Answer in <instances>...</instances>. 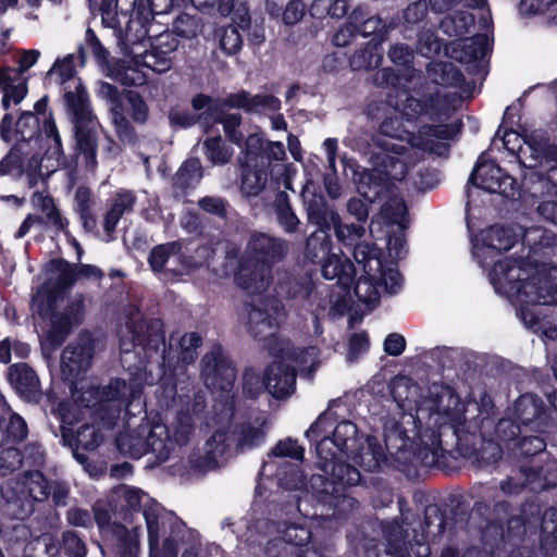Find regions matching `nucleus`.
<instances>
[{
  "mask_svg": "<svg viewBox=\"0 0 557 557\" xmlns=\"http://www.w3.org/2000/svg\"><path fill=\"white\" fill-rule=\"evenodd\" d=\"M111 121L121 138H129L133 133L131 122L123 111L122 102L110 107Z\"/></svg>",
  "mask_w": 557,
  "mask_h": 557,
  "instance_id": "bf43d9fd",
  "label": "nucleus"
},
{
  "mask_svg": "<svg viewBox=\"0 0 557 557\" xmlns=\"http://www.w3.org/2000/svg\"><path fill=\"white\" fill-rule=\"evenodd\" d=\"M515 412L517 419L523 425H530L536 421H541L544 416L540 400L533 395L521 396L516 401Z\"/></svg>",
  "mask_w": 557,
  "mask_h": 557,
  "instance_id": "a19ab883",
  "label": "nucleus"
},
{
  "mask_svg": "<svg viewBox=\"0 0 557 557\" xmlns=\"http://www.w3.org/2000/svg\"><path fill=\"white\" fill-rule=\"evenodd\" d=\"M112 500L116 503V508L119 507L121 511L131 510L137 513L141 511V516L145 515V509L157 504V502L144 491L127 485H121L114 488L112 492Z\"/></svg>",
  "mask_w": 557,
  "mask_h": 557,
  "instance_id": "c756f323",
  "label": "nucleus"
},
{
  "mask_svg": "<svg viewBox=\"0 0 557 557\" xmlns=\"http://www.w3.org/2000/svg\"><path fill=\"white\" fill-rule=\"evenodd\" d=\"M520 236L521 225H493L474 239L473 256L482 267H487L498 253L510 250Z\"/></svg>",
  "mask_w": 557,
  "mask_h": 557,
  "instance_id": "f3484780",
  "label": "nucleus"
},
{
  "mask_svg": "<svg viewBox=\"0 0 557 557\" xmlns=\"http://www.w3.org/2000/svg\"><path fill=\"white\" fill-rule=\"evenodd\" d=\"M230 441L231 435L227 431H215L206 441L202 450L189 456V470L197 475H202L223 466L230 451Z\"/></svg>",
  "mask_w": 557,
  "mask_h": 557,
  "instance_id": "6ab92c4d",
  "label": "nucleus"
},
{
  "mask_svg": "<svg viewBox=\"0 0 557 557\" xmlns=\"http://www.w3.org/2000/svg\"><path fill=\"white\" fill-rule=\"evenodd\" d=\"M418 52L424 57H431L441 50V41L432 29H425L419 34Z\"/></svg>",
  "mask_w": 557,
  "mask_h": 557,
  "instance_id": "052dcab7",
  "label": "nucleus"
},
{
  "mask_svg": "<svg viewBox=\"0 0 557 557\" xmlns=\"http://www.w3.org/2000/svg\"><path fill=\"white\" fill-rule=\"evenodd\" d=\"M178 401L182 408L177 414L173 429L170 430L165 424L166 433L160 437L162 443L165 440L171 442L169 445V457L174 451L176 446H182L188 443L195 429V419L198 418L205 409V396L201 393H196L190 399L189 396L178 395Z\"/></svg>",
  "mask_w": 557,
  "mask_h": 557,
  "instance_id": "a211bd4d",
  "label": "nucleus"
},
{
  "mask_svg": "<svg viewBox=\"0 0 557 557\" xmlns=\"http://www.w3.org/2000/svg\"><path fill=\"white\" fill-rule=\"evenodd\" d=\"M240 190L247 197L258 196L268 183L265 161L239 163Z\"/></svg>",
  "mask_w": 557,
  "mask_h": 557,
  "instance_id": "c85d7f7f",
  "label": "nucleus"
},
{
  "mask_svg": "<svg viewBox=\"0 0 557 557\" xmlns=\"http://www.w3.org/2000/svg\"><path fill=\"white\" fill-rule=\"evenodd\" d=\"M428 76L434 84L441 86H459L463 82L461 72L450 62L430 63Z\"/></svg>",
  "mask_w": 557,
  "mask_h": 557,
  "instance_id": "e433bc0d",
  "label": "nucleus"
},
{
  "mask_svg": "<svg viewBox=\"0 0 557 557\" xmlns=\"http://www.w3.org/2000/svg\"><path fill=\"white\" fill-rule=\"evenodd\" d=\"M148 262L152 271L173 275L182 274L187 268L180 242L156 246L149 255Z\"/></svg>",
  "mask_w": 557,
  "mask_h": 557,
  "instance_id": "5701e85b",
  "label": "nucleus"
},
{
  "mask_svg": "<svg viewBox=\"0 0 557 557\" xmlns=\"http://www.w3.org/2000/svg\"><path fill=\"white\" fill-rule=\"evenodd\" d=\"M443 524L444 520L442 515L436 513L434 517L425 518V528L421 535H410L407 529L399 523L392 524L388 529L385 530L386 540H387V553L389 555H395L396 557H409V549H413V546L417 545L419 548L417 550L418 557H426L430 554V548L424 545L425 542L430 540H434L443 533Z\"/></svg>",
  "mask_w": 557,
  "mask_h": 557,
  "instance_id": "dca6fc26",
  "label": "nucleus"
},
{
  "mask_svg": "<svg viewBox=\"0 0 557 557\" xmlns=\"http://www.w3.org/2000/svg\"><path fill=\"white\" fill-rule=\"evenodd\" d=\"M469 182L488 193H498L506 197L513 196L517 190L516 180L494 162L485 161L483 156L479 158Z\"/></svg>",
  "mask_w": 557,
  "mask_h": 557,
  "instance_id": "aec40b11",
  "label": "nucleus"
},
{
  "mask_svg": "<svg viewBox=\"0 0 557 557\" xmlns=\"http://www.w3.org/2000/svg\"><path fill=\"white\" fill-rule=\"evenodd\" d=\"M305 448L297 444L296 441L286 438L280 441L272 449V455L275 457H290L297 460H302Z\"/></svg>",
  "mask_w": 557,
  "mask_h": 557,
  "instance_id": "0e129e2a",
  "label": "nucleus"
},
{
  "mask_svg": "<svg viewBox=\"0 0 557 557\" xmlns=\"http://www.w3.org/2000/svg\"><path fill=\"white\" fill-rule=\"evenodd\" d=\"M264 421L257 419L253 423L243 424L235 433L236 445L239 450L260 445L265 436Z\"/></svg>",
  "mask_w": 557,
  "mask_h": 557,
  "instance_id": "ea45409f",
  "label": "nucleus"
},
{
  "mask_svg": "<svg viewBox=\"0 0 557 557\" xmlns=\"http://www.w3.org/2000/svg\"><path fill=\"white\" fill-rule=\"evenodd\" d=\"M74 58H75L74 54L70 53L62 59H58L54 62L53 66L48 72V74H50V75L58 74L60 77V83L64 84L65 82H67L69 79L74 77V74H75V69H74V64H73Z\"/></svg>",
  "mask_w": 557,
  "mask_h": 557,
  "instance_id": "338daca9",
  "label": "nucleus"
},
{
  "mask_svg": "<svg viewBox=\"0 0 557 557\" xmlns=\"http://www.w3.org/2000/svg\"><path fill=\"white\" fill-rule=\"evenodd\" d=\"M135 202L136 197L132 191H121L112 198L103 220V230L110 238L121 218L133 211Z\"/></svg>",
  "mask_w": 557,
  "mask_h": 557,
  "instance_id": "473e14b6",
  "label": "nucleus"
},
{
  "mask_svg": "<svg viewBox=\"0 0 557 557\" xmlns=\"http://www.w3.org/2000/svg\"><path fill=\"white\" fill-rule=\"evenodd\" d=\"M201 344V337L191 332L183 335L180 339V356L178 358L184 363H190L197 358V349Z\"/></svg>",
  "mask_w": 557,
  "mask_h": 557,
  "instance_id": "13d9d810",
  "label": "nucleus"
},
{
  "mask_svg": "<svg viewBox=\"0 0 557 557\" xmlns=\"http://www.w3.org/2000/svg\"><path fill=\"white\" fill-rule=\"evenodd\" d=\"M263 148V139L258 134L249 135L245 141V148L238 157V163L246 162H262L264 158L261 154Z\"/></svg>",
  "mask_w": 557,
  "mask_h": 557,
  "instance_id": "6e6d98bb",
  "label": "nucleus"
},
{
  "mask_svg": "<svg viewBox=\"0 0 557 557\" xmlns=\"http://www.w3.org/2000/svg\"><path fill=\"white\" fill-rule=\"evenodd\" d=\"M0 88L3 90L2 106L8 110L11 104H18L27 94L26 83L16 77L11 69L0 70Z\"/></svg>",
  "mask_w": 557,
  "mask_h": 557,
  "instance_id": "72a5a7b5",
  "label": "nucleus"
},
{
  "mask_svg": "<svg viewBox=\"0 0 557 557\" xmlns=\"http://www.w3.org/2000/svg\"><path fill=\"white\" fill-rule=\"evenodd\" d=\"M225 104L231 108L243 109L249 113L271 114L280 111L281 100L272 95H251L246 90L230 94Z\"/></svg>",
  "mask_w": 557,
  "mask_h": 557,
  "instance_id": "b1692460",
  "label": "nucleus"
},
{
  "mask_svg": "<svg viewBox=\"0 0 557 557\" xmlns=\"http://www.w3.org/2000/svg\"><path fill=\"white\" fill-rule=\"evenodd\" d=\"M322 275L326 280H337L343 287H349L355 276V267L346 257L330 253L322 261Z\"/></svg>",
  "mask_w": 557,
  "mask_h": 557,
  "instance_id": "2f4dec72",
  "label": "nucleus"
},
{
  "mask_svg": "<svg viewBox=\"0 0 557 557\" xmlns=\"http://www.w3.org/2000/svg\"><path fill=\"white\" fill-rule=\"evenodd\" d=\"M62 301V293L52 290L48 285H42L32 298V310L40 319L44 333L40 344L46 359L52 357L69 335L72 325L79 323L84 314L82 298L74 299L63 312L59 311Z\"/></svg>",
  "mask_w": 557,
  "mask_h": 557,
  "instance_id": "0eeeda50",
  "label": "nucleus"
},
{
  "mask_svg": "<svg viewBox=\"0 0 557 557\" xmlns=\"http://www.w3.org/2000/svg\"><path fill=\"white\" fill-rule=\"evenodd\" d=\"M407 207L404 200L399 197L389 198L381 209L382 216L392 223L404 227V220L406 216Z\"/></svg>",
  "mask_w": 557,
  "mask_h": 557,
  "instance_id": "864d4df0",
  "label": "nucleus"
},
{
  "mask_svg": "<svg viewBox=\"0 0 557 557\" xmlns=\"http://www.w3.org/2000/svg\"><path fill=\"white\" fill-rule=\"evenodd\" d=\"M51 267L57 274V283L55 288H52L49 284H47L52 290H59L67 288L72 286L75 282L78 281V273L76 265H72L66 261L58 260L52 261Z\"/></svg>",
  "mask_w": 557,
  "mask_h": 557,
  "instance_id": "3c124183",
  "label": "nucleus"
},
{
  "mask_svg": "<svg viewBox=\"0 0 557 557\" xmlns=\"http://www.w3.org/2000/svg\"><path fill=\"white\" fill-rule=\"evenodd\" d=\"M287 252L285 239L267 233H252L238 265L237 285L251 295L267 292L273 281V264L283 260Z\"/></svg>",
  "mask_w": 557,
  "mask_h": 557,
  "instance_id": "423d86ee",
  "label": "nucleus"
},
{
  "mask_svg": "<svg viewBox=\"0 0 557 557\" xmlns=\"http://www.w3.org/2000/svg\"><path fill=\"white\" fill-rule=\"evenodd\" d=\"M354 258L363 271L355 285L360 301L374 307L379 302L381 287L391 295L400 289V274L394 264H383L379 248L368 243H358L354 248Z\"/></svg>",
  "mask_w": 557,
  "mask_h": 557,
  "instance_id": "6e6552de",
  "label": "nucleus"
},
{
  "mask_svg": "<svg viewBox=\"0 0 557 557\" xmlns=\"http://www.w3.org/2000/svg\"><path fill=\"white\" fill-rule=\"evenodd\" d=\"M323 557L322 552L315 547H308L302 553L286 552L285 544L280 541H270L267 545L265 557Z\"/></svg>",
  "mask_w": 557,
  "mask_h": 557,
  "instance_id": "5fc2aeb1",
  "label": "nucleus"
},
{
  "mask_svg": "<svg viewBox=\"0 0 557 557\" xmlns=\"http://www.w3.org/2000/svg\"><path fill=\"white\" fill-rule=\"evenodd\" d=\"M67 108L74 116L78 158L86 168L94 170L97 165L96 151L100 125L90 108L86 88L81 81L74 82V89L65 92Z\"/></svg>",
  "mask_w": 557,
  "mask_h": 557,
  "instance_id": "9b49d317",
  "label": "nucleus"
},
{
  "mask_svg": "<svg viewBox=\"0 0 557 557\" xmlns=\"http://www.w3.org/2000/svg\"><path fill=\"white\" fill-rule=\"evenodd\" d=\"M392 394L404 411L401 424L388 422L384 426L385 446L376 437L369 436L366 445L354 449L347 458L367 471H374L386 460V450L394 455L412 450L422 465L435 466L442 457L440 434L436 429L446 424L459 428L465 416L459 399L447 391L435 399L417 405L418 386L407 379L394 382Z\"/></svg>",
  "mask_w": 557,
  "mask_h": 557,
  "instance_id": "f257e3e1",
  "label": "nucleus"
},
{
  "mask_svg": "<svg viewBox=\"0 0 557 557\" xmlns=\"http://www.w3.org/2000/svg\"><path fill=\"white\" fill-rule=\"evenodd\" d=\"M389 103L408 121L420 116L436 124H423L416 134L408 137L409 147L384 141L382 151L376 154V164L396 180H403L409 171L418 165L426 153L445 156L448 151L447 141L457 133L454 125L444 122L450 117L451 100L446 94L436 91L422 99L405 95L401 104Z\"/></svg>",
  "mask_w": 557,
  "mask_h": 557,
  "instance_id": "7ed1b4c3",
  "label": "nucleus"
},
{
  "mask_svg": "<svg viewBox=\"0 0 557 557\" xmlns=\"http://www.w3.org/2000/svg\"><path fill=\"white\" fill-rule=\"evenodd\" d=\"M473 23L474 17L470 12L458 10L449 13L442 20L441 28L446 35L458 37L468 33Z\"/></svg>",
  "mask_w": 557,
  "mask_h": 557,
  "instance_id": "37998d69",
  "label": "nucleus"
},
{
  "mask_svg": "<svg viewBox=\"0 0 557 557\" xmlns=\"http://www.w3.org/2000/svg\"><path fill=\"white\" fill-rule=\"evenodd\" d=\"M387 57L395 65L409 67L413 59V51L407 45L395 44L389 48Z\"/></svg>",
  "mask_w": 557,
  "mask_h": 557,
  "instance_id": "774afa93",
  "label": "nucleus"
},
{
  "mask_svg": "<svg viewBox=\"0 0 557 557\" xmlns=\"http://www.w3.org/2000/svg\"><path fill=\"white\" fill-rule=\"evenodd\" d=\"M166 433L165 423L159 416L143 421L137 428L121 432L116 437L119 451L132 458H140L147 453L154 455L159 462L169 459L171 442L160 440Z\"/></svg>",
  "mask_w": 557,
  "mask_h": 557,
  "instance_id": "f8f14e48",
  "label": "nucleus"
},
{
  "mask_svg": "<svg viewBox=\"0 0 557 557\" xmlns=\"http://www.w3.org/2000/svg\"><path fill=\"white\" fill-rule=\"evenodd\" d=\"M94 346L88 337L69 344L61 355V373L65 381L75 384L91 366Z\"/></svg>",
  "mask_w": 557,
  "mask_h": 557,
  "instance_id": "412c9836",
  "label": "nucleus"
},
{
  "mask_svg": "<svg viewBox=\"0 0 557 557\" xmlns=\"http://www.w3.org/2000/svg\"><path fill=\"white\" fill-rule=\"evenodd\" d=\"M202 177V166L198 159H190L183 163L174 177V184L181 188L196 185Z\"/></svg>",
  "mask_w": 557,
  "mask_h": 557,
  "instance_id": "09e8293b",
  "label": "nucleus"
},
{
  "mask_svg": "<svg viewBox=\"0 0 557 557\" xmlns=\"http://www.w3.org/2000/svg\"><path fill=\"white\" fill-rule=\"evenodd\" d=\"M125 99L132 120L138 124H145L149 117V108L145 99L136 91H127Z\"/></svg>",
  "mask_w": 557,
  "mask_h": 557,
  "instance_id": "603ef678",
  "label": "nucleus"
},
{
  "mask_svg": "<svg viewBox=\"0 0 557 557\" xmlns=\"http://www.w3.org/2000/svg\"><path fill=\"white\" fill-rule=\"evenodd\" d=\"M147 525L150 557H176L178 543L185 539V532H175L177 523H184L174 515L166 512L160 504L145 509L143 516Z\"/></svg>",
  "mask_w": 557,
  "mask_h": 557,
  "instance_id": "4468645a",
  "label": "nucleus"
},
{
  "mask_svg": "<svg viewBox=\"0 0 557 557\" xmlns=\"http://www.w3.org/2000/svg\"><path fill=\"white\" fill-rule=\"evenodd\" d=\"M332 240L324 230H317L306 242L305 257L313 263L322 262L331 253Z\"/></svg>",
  "mask_w": 557,
  "mask_h": 557,
  "instance_id": "4c0bfd02",
  "label": "nucleus"
},
{
  "mask_svg": "<svg viewBox=\"0 0 557 557\" xmlns=\"http://www.w3.org/2000/svg\"><path fill=\"white\" fill-rule=\"evenodd\" d=\"M201 374L208 387L228 394L235 382V369L216 352L207 354L201 361Z\"/></svg>",
  "mask_w": 557,
  "mask_h": 557,
  "instance_id": "4be33fe9",
  "label": "nucleus"
},
{
  "mask_svg": "<svg viewBox=\"0 0 557 557\" xmlns=\"http://www.w3.org/2000/svg\"><path fill=\"white\" fill-rule=\"evenodd\" d=\"M357 433V426L350 421L333 426L326 412L321 413L306 432L308 438L318 440L315 449L319 468L323 472V475L311 478V488L319 494L331 495L329 506L334 509L331 515L329 510L325 513L322 511L323 523L331 522V518L342 517L354 508L355 500L346 496L342 487L357 485L360 472L354 466L336 462L335 459L338 453L346 456L354 453L359 443Z\"/></svg>",
  "mask_w": 557,
  "mask_h": 557,
  "instance_id": "39448f33",
  "label": "nucleus"
},
{
  "mask_svg": "<svg viewBox=\"0 0 557 557\" xmlns=\"http://www.w3.org/2000/svg\"><path fill=\"white\" fill-rule=\"evenodd\" d=\"M102 441L103 436L95 425L85 424L77 431L76 444L83 449L94 450Z\"/></svg>",
  "mask_w": 557,
  "mask_h": 557,
  "instance_id": "4d7b16f0",
  "label": "nucleus"
},
{
  "mask_svg": "<svg viewBox=\"0 0 557 557\" xmlns=\"http://www.w3.org/2000/svg\"><path fill=\"white\" fill-rule=\"evenodd\" d=\"M262 292L249 296V301L245 304L240 312V319L248 327L252 336L259 337L263 342V347L269 350L274 343H278V336L275 329L284 318L282 302Z\"/></svg>",
  "mask_w": 557,
  "mask_h": 557,
  "instance_id": "ddd939ff",
  "label": "nucleus"
},
{
  "mask_svg": "<svg viewBox=\"0 0 557 557\" xmlns=\"http://www.w3.org/2000/svg\"><path fill=\"white\" fill-rule=\"evenodd\" d=\"M382 54L377 45L368 44L364 49L355 52L350 58V66L356 71L377 67L382 62Z\"/></svg>",
  "mask_w": 557,
  "mask_h": 557,
  "instance_id": "49530a36",
  "label": "nucleus"
},
{
  "mask_svg": "<svg viewBox=\"0 0 557 557\" xmlns=\"http://www.w3.org/2000/svg\"><path fill=\"white\" fill-rule=\"evenodd\" d=\"M172 36L176 39L180 36L185 39L197 37L202 30V23L198 15L188 13L180 14L173 22Z\"/></svg>",
  "mask_w": 557,
  "mask_h": 557,
  "instance_id": "a18cd8bd",
  "label": "nucleus"
},
{
  "mask_svg": "<svg viewBox=\"0 0 557 557\" xmlns=\"http://www.w3.org/2000/svg\"><path fill=\"white\" fill-rule=\"evenodd\" d=\"M178 40L172 34H161L150 50L131 51V60L122 61L113 73V78L125 86H143L147 75L141 67L156 73L168 72L173 64L172 53L177 49Z\"/></svg>",
  "mask_w": 557,
  "mask_h": 557,
  "instance_id": "1a4fd4ad",
  "label": "nucleus"
},
{
  "mask_svg": "<svg viewBox=\"0 0 557 557\" xmlns=\"http://www.w3.org/2000/svg\"><path fill=\"white\" fill-rule=\"evenodd\" d=\"M370 343L367 333H354L349 337V347L347 352V361L355 362L361 355L369 349Z\"/></svg>",
  "mask_w": 557,
  "mask_h": 557,
  "instance_id": "e2e57ef3",
  "label": "nucleus"
},
{
  "mask_svg": "<svg viewBox=\"0 0 557 557\" xmlns=\"http://www.w3.org/2000/svg\"><path fill=\"white\" fill-rule=\"evenodd\" d=\"M120 338L121 363L129 372V384L115 379L101 389L89 386L78 394L77 382L72 385L76 401L86 408H96V416L106 425H112L123 408L135 406L139 410L144 404L139 401L145 385L154 382L152 371L148 369V358L164 348V332L160 321L156 320L148 326L136 312L117 331Z\"/></svg>",
  "mask_w": 557,
  "mask_h": 557,
  "instance_id": "f03ea898",
  "label": "nucleus"
},
{
  "mask_svg": "<svg viewBox=\"0 0 557 557\" xmlns=\"http://www.w3.org/2000/svg\"><path fill=\"white\" fill-rule=\"evenodd\" d=\"M271 355L281 358L282 360H292L300 369V371H308V375L311 376L317 367L318 361V349L315 347H308L304 349H296L292 347L289 341L278 338V343H274L272 347L269 346Z\"/></svg>",
  "mask_w": 557,
  "mask_h": 557,
  "instance_id": "393cba45",
  "label": "nucleus"
},
{
  "mask_svg": "<svg viewBox=\"0 0 557 557\" xmlns=\"http://www.w3.org/2000/svg\"><path fill=\"white\" fill-rule=\"evenodd\" d=\"M503 146L515 154L519 163L529 169H540L539 174L557 184V146L552 145L541 132L527 137L515 131H505Z\"/></svg>",
  "mask_w": 557,
  "mask_h": 557,
  "instance_id": "9d476101",
  "label": "nucleus"
},
{
  "mask_svg": "<svg viewBox=\"0 0 557 557\" xmlns=\"http://www.w3.org/2000/svg\"><path fill=\"white\" fill-rule=\"evenodd\" d=\"M308 220L326 233L331 227L336 228L341 222L338 213L326 206L323 198L308 201Z\"/></svg>",
  "mask_w": 557,
  "mask_h": 557,
  "instance_id": "c9c22d12",
  "label": "nucleus"
},
{
  "mask_svg": "<svg viewBox=\"0 0 557 557\" xmlns=\"http://www.w3.org/2000/svg\"><path fill=\"white\" fill-rule=\"evenodd\" d=\"M520 239L533 253L539 252L542 248L552 247L557 242L554 234L540 226H531L528 228L521 226Z\"/></svg>",
  "mask_w": 557,
  "mask_h": 557,
  "instance_id": "79ce46f5",
  "label": "nucleus"
},
{
  "mask_svg": "<svg viewBox=\"0 0 557 557\" xmlns=\"http://www.w3.org/2000/svg\"><path fill=\"white\" fill-rule=\"evenodd\" d=\"M282 537L274 539L285 544L286 552L300 553V548L309 544L311 531L305 523H292L282 531Z\"/></svg>",
  "mask_w": 557,
  "mask_h": 557,
  "instance_id": "58836bf2",
  "label": "nucleus"
},
{
  "mask_svg": "<svg viewBox=\"0 0 557 557\" xmlns=\"http://www.w3.org/2000/svg\"><path fill=\"white\" fill-rule=\"evenodd\" d=\"M490 276L496 293L517 308L527 327L557 341V265L543 264L532 274L518 262L504 259L494 264Z\"/></svg>",
  "mask_w": 557,
  "mask_h": 557,
  "instance_id": "20e7f679",
  "label": "nucleus"
},
{
  "mask_svg": "<svg viewBox=\"0 0 557 557\" xmlns=\"http://www.w3.org/2000/svg\"><path fill=\"white\" fill-rule=\"evenodd\" d=\"M275 212L278 225L286 233H295L298 230L300 224L299 219L292 210L287 196L284 193H281L275 200Z\"/></svg>",
  "mask_w": 557,
  "mask_h": 557,
  "instance_id": "de8ad7c7",
  "label": "nucleus"
},
{
  "mask_svg": "<svg viewBox=\"0 0 557 557\" xmlns=\"http://www.w3.org/2000/svg\"><path fill=\"white\" fill-rule=\"evenodd\" d=\"M9 377L16 391L28 401L40 398L39 380L26 363L14 364L10 368Z\"/></svg>",
  "mask_w": 557,
  "mask_h": 557,
  "instance_id": "7c9ffc66",
  "label": "nucleus"
},
{
  "mask_svg": "<svg viewBox=\"0 0 557 557\" xmlns=\"http://www.w3.org/2000/svg\"><path fill=\"white\" fill-rule=\"evenodd\" d=\"M281 294H285L293 299L306 300L312 295L314 284L312 277L308 274L290 277L288 281L280 286Z\"/></svg>",
  "mask_w": 557,
  "mask_h": 557,
  "instance_id": "c03bdc74",
  "label": "nucleus"
},
{
  "mask_svg": "<svg viewBox=\"0 0 557 557\" xmlns=\"http://www.w3.org/2000/svg\"><path fill=\"white\" fill-rule=\"evenodd\" d=\"M295 370L281 361L270 364L265 372V388L275 398H285L295 391Z\"/></svg>",
  "mask_w": 557,
  "mask_h": 557,
  "instance_id": "a878e982",
  "label": "nucleus"
},
{
  "mask_svg": "<svg viewBox=\"0 0 557 557\" xmlns=\"http://www.w3.org/2000/svg\"><path fill=\"white\" fill-rule=\"evenodd\" d=\"M265 388V379L262 380L258 373L247 370L243 376V392L249 398L260 395Z\"/></svg>",
  "mask_w": 557,
  "mask_h": 557,
  "instance_id": "69168bd1",
  "label": "nucleus"
},
{
  "mask_svg": "<svg viewBox=\"0 0 557 557\" xmlns=\"http://www.w3.org/2000/svg\"><path fill=\"white\" fill-rule=\"evenodd\" d=\"M490 45L486 35H475L471 38L459 39L451 44L450 55L461 63H473L482 60L488 52Z\"/></svg>",
  "mask_w": 557,
  "mask_h": 557,
  "instance_id": "cd10ccee",
  "label": "nucleus"
},
{
  "mask_svg": "<svg viewBox=\"0 0 557 557\" xmlns=\"http://www.w3.org/2000/svg\"><path fill=\"white\" fill-rule=\"evenodd\" d=\"M224 102L225 99L214 103V107H210V116L221 123L227 138L239 146L244 139V134L238 129L242 123V115L239 113H225V108L231 107Z\"/></svg>",
  "mask_w": 557,
  "mask_h": 557,
  "instance_id": "f704fd0d",
  "label": "nucleus"
},
{
  "mask_svg": "<svg viewBox=\"0 0 557 557\" xmlns=\"http://www.w3.org/2000/svg\"><path fill=\"white\" fill-rule=\"evenodd\" d=\"M203 146L207 159L213 164H226L233 157V149L223 144L221 136L206 139Z\"/></svg>",
  "mask_w": 557,
  "mask_h": 557,
  "instance_id": "8fccbe9b",
  "label": "nucleus"
},
{
  "mask_svg": "<svg viewBox=\"0 0 557 557\" xmlns=\"http://www.w3.org/2000/svg\"><path fill=\"white\" fill-rule=\"evenodd\" d=\"M42 132L48 139L51 140L49 151L53 157H60L62 154V143L58 132L57 125L51 115L45 117L42 122Z\"/></svg>",
  "mask_w": 557,
  "mask_h": 557,
  "instance_id": "680f3d73",
  "label": "nucleus"
},
{
  "mask_svg": "<svg viewBox=\"0 0 557 557\" xmlns=\"http://www.w3.org/2000/svg\"><path fill=\"white\" fill-rule=\"evenodd\" d=\"M1 494L13 507L12 513L23 519L33 512L34 502L45 500L50 492L42 473L30 471L5 481L1 486Z\"/></svg>",
  "mask_w": 557,
  "mask_h": 557,
  "instance_id": "2eb2a0df",
  "label": "nucleus"
},
{
  "mask_svg": "<svg viewBox=\"0 0 557 557\" xmlns=\"http://www.w3.org/2000/svg\"><path fill=\"white\" fill-rule=\"evenodd\" d=\"M380 134L387 137V138H383V139H379L376 145H377V151L373 152L372 153V164L374 166V170L381 174H384L386 175L388 178L391 180H394V177H392L387 172L383 171V169H381L377 164H376V154H379L381 151H382V146L381 144L384 143V141H389V143H393V144H399V145H404L406 147H409V144H408V137L410 135H412L413 133H408L405 128H404V124H403V121L399 116L397 115H393V116H386L382 123L380 124ZM395 181H397L395 178Z\"/></svg>",
  "mask_w": 557,
  "mask_h": 557,
  "instance_id": "bb28decb",
  "label": "nucleus"
}]
</instances>
